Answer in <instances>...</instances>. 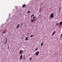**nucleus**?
Instances as JSON below:
<instances>
[{
    "instance_id": "obj_20",
    "label": "nucleus",
    "mask_w": 62,
    "mask_h": 62,
    "mask_svg": "<svg viewBox=\"0 0 62 62\" xmlns=\"http://www.w3.org/2000/svg\"><path fill=\"white\" fill-rule=\"evenodd\" d=\"M35 20H36V19H34V20H33V21H35Z\"/></svg>"
},
{
    "instance_id": "obj_18",
    "label": "nucleus",
    "mask_w": 62,
    "mask_h": 62,
    "mask_svg": "<svg viewBox=\"0 0 62 62\" xmlns=\"http://www.w3.org/2000/svg\"><path fill=\"white\" fill-rule=\"evenodd\" d=\"M31 59H32V58L31 57V58H30V59H29L30 60H31Z\"/></svg>"
},
{
    "instance_id": "obj_2",
    "label": "nucleus",
    "mask_w": 62,
    "mask_h": 62,
    "mask_svg": "<svg viewBox=\"0 0 62 62\" xmlns=\"http://www.w3.org/2000/svg\"><path fill=\"white\" fill-rule=\"evenodd\" d=\"M54 14L53 13H52L50 16V17L51 18H53L54 17Z\"/></svg>"
},
{
    "instance_id": "obj_14",
    "label": "nucleus",
    "mask_w": 62,
    "mask_h": 62,
    "mask_svg": "<svg viewBox=\"0 0 62 62\" xmlns=\"http://www.w3.org/2000/svg\"><path fill=\"white\" fill-rule=\"evenodd\" d=\"M38 48H36L34 50V51H36V50H38Z\"/></svg>"
},
{
    "instance_id": "obj_15",
    "label": "nucleus",
    "mask_w": 62,
    "mask_h": 62,
    "mask_svg": "<svg viewBox=\"0 0 62 62\" xmlns=\"http://www.w3.org/2000/svg\"><path fill=\"white\" fill-rule=\"evenodd\" d=\"M34 37V36L33 35H31L30 36V37L31 38H32V37Z\"/></svg>"
},
{
    "instance_id": "obj_13",
    "label": "nucleus",
    "mask_w": 62,
    "mask_h": 62,
    "mask_svg": "<svg viewBox=\"0 0 62 62\" xmlns=\"http://www.w3.org/2000/svg\"><path fill=\"white\" fill-rule=\"evenodd\" d=\"M59 23L60 24H62V22H60Z\"/></svg>"
},
{
    "instance_id": "obj_19",
    "label": "nucleus",
    "mask_w": 62,
    "mask_h": 62,
    "mask_svg": "<svg viewBox=\"0 0 62 62\" xmlns=\"http://www.w3.org/2000/svg\"><path fill=\"white\" fill-rule=\"evenodd\" d=\"M33 16H34V15H32L31 16V17H33Z\"/></svg>"
},
{
    "instance_id": "obj_21",
    "label": "nucleus",
    "mask_w": 62,
    "mask_h": 62,
    "mask_svg": "<svg viewBox=\"0 0 62 62\" xmlns=\"http://www.w3.org/2000/svg\"><path fill=\"white\" fill-rule=\"evenodd\" d=\"M22 24H23V23H22L21 24V25H22Z\"/></svg>"
},
{
    "instance_id": "obj_9",
    "label": "nucleus",
    "mask_w": 62,
    "mask_h": 62,
    "mask_svg": "<svg viewBox=\"0 0 62 62\" xmlns=\"http://www.w3.org/2000/svg\"><path fill=\"white\" fill-rule=\"evenodd\" d=\"M43 42H42L41 44V46H43Z\"/></svg>"
},
{
    "instance_id": "obj_4",
    "label": "nucleus",
    "mask_w": 62,
    "mask_h": 62,
    "mask_svg": "<svg viewBox=\"0 0 62 62\" xmlns=\"http://www.w3.org/2000/svg\"><path fill=\"white\" fill-rule=\"evenodd\" d=\"M22 55V54L20 55V60H22V58H23V55Z\"/></svg>"
},
{
    "instance_id": "obj_12",
    "label": "nucleus",
    "mask_w": 62,
    "mask_h": 62,
    "mask_svg": "<svg viewBox=\"0 0 62 62\" xmlns=\"http://www.w3.org/2000/svg\"><path fill=\"white\" fill-rule=\"evenodd\" d=\"M5 39L6 40V43H7V38H5Z\"/></svg>"
},
{
    "instance_id": "obj_7",
    "label": "nucleus",
    "mask_w": 62,
    "mask_h": 62,
    "mask_svg": "<svg viewBox=\"0 0 62 62\" xmlns=\"http://www.w3.org/2000/svg\"><path fill=\"white\" fill-rule=\"evenodd\" d=\"M55 32L54 31L53 32L52 35V36H54V35Z\"/></svg>"
},
{
    "instance_id": "obj_5",
    "label": "nucleus",
    "mask_w": 62,
    "mask_h": 62,
    "mask_svg": "<svg viewBox=\"0 0 62 62\" xmlns=\"http://www.w3.org/2000/svg\"><path fill=\"white\" fill-rule=\"evenodd\" d=\"M35 19V17H33V18L32 19V20H31V22H33V20H34V19Z\"/></svg>"
},
{
    "instance_id": "obj_22",
    "label": "nucleus",
    "mask_w": 62,
    "mask_h": 62,
    "mask_svg": "<svg viewBox=\"0 0 62 62\" xmlns=\"http://www.w3.org/2000/svg\"><path fill=\"white\" fill-rule=\"evenodd\" d=\"M60 8H61V7H60V8H59V10H60Z\"/></svg>"
},
{
    "instance_id": "obj_3",
    "label": "nucleus",
    "mask_w": 62,
    "mask_h": 62,
    "mask_svg": "<svg viewBox=\"0 0 62 62\" xmlns=\"http://www.w3.org/2000/svg\"><path fill=\"white\" fill-rule=\"evenodd\" d=\"M23 50H21L20 51H19V54H22V53H23Z\"/></svg>"
},
{
    "instance_id": "obj_1",
    "label": "nucleus",
    "mask_w": 62,
    "mask_h": 62,
    "mask_svg": "<svg viewBox=\"0 0 62 62\" xmlns=\"http://www.w3.org/2000/svg\"><path fill=\"white\" fill-rule=\"evenodd\" d=\"M39 51H37L35 53V54L36 56H38V55L39 54Z\"/></svg>"
},
{
    "instance_id": "obj_17",
    "label": "nucleus",
    "mask_w": 62,
    "mask_h": 62,
    "mask_svg": "<svg viewBox=\"0 0 62 62\" xmlns=\"http://www.w3.org/2000/svg\"><path fill=\"white\" fill-rule=\"evenodd\" d=\"M28 13H30V11H28Z\"/></svg>"
},
{
    "instance_id": "obj_10",
    "label": "nucleus",
    "mask_w": 62,
    "mask_h": 62,
    "mask_svg": "<svg viewBox=\"0 0 62 62\" xmlns=\"http://www.w3.org/2000/svg\"><path fill=\"white\" fill-rule=\"evenodd\" d=\"M27 38H28V37H27L25 39V40H28V39Z\"/></svg>"
},
{
    "instance_id": "obj_11",
    "label": "nucleus",
    "mask_w": 62,
    "mask_h": 62,
    "mask_svg": "<svg viewBox=\"0 0 62 62\" xmlns=\"http://www.w3.org/2000/svg\"><path fill=\"white\" fill-rule=\"evenodd\" d=\"M5 31H3L2 33H3V34H5V33H6Z\"/></svg>"
},
{
    "instance_id": "obj_8",
    "label": "nucleus",
    "mask_w": 62,
    "mask_h": 62,
    "mask_svg": "<svg viewBox=\"0 0 62 62\" xmlns=\"http://www.w3.org/2000/svg\"><path fill=\"white\" fill-rule=\"evenodd\" d=\"M26 6L25 4H24L22 6V7L24 8Z\"/></svg>"
},
{
    "instance_id": "obj_16",
    "label": "nucleus",
    "mask_w": 62,
    "mask_h": 62,
    "mask_svg": "<svg viewBox=\"0 0 62 62\" xmlns=\"http://www.w3.org/2000/svg\"><path fill=\"white\" fill-rule=\"evenodd\" d=\"M59 24V23H56V25H58Z\"/></svg>"
},
{
    "instance_id": "obj_6",
    "label": "nucleus",
    "mask_w": 62,
    "mask_h": 62,
    "mask_svg": "<svg viewBox=\"0 0 62 62\" xmlns=\"http://www.w3.org/2000/svg\"><path fill=\"white\" fill-rule=\"evenodd\" d=\"M19 26H20V24H18L17 27H16V29H18V28H19Z\"/></svg>"
},
{
    "instance_id": "obj_23",
    "label": "nucleus",
    "mask_w": 62,
    "mask_h": 62,
    "mask_svg": "<svg viewBox=\"0 0 62 62\" xmlns=\"http://www.w3.org/2000/svg\"><path fill=\"white\" fill-rule=\"evenodd\" d=\"M39 16H41V15H39Z\"/></svg>"
}]
</instances>
